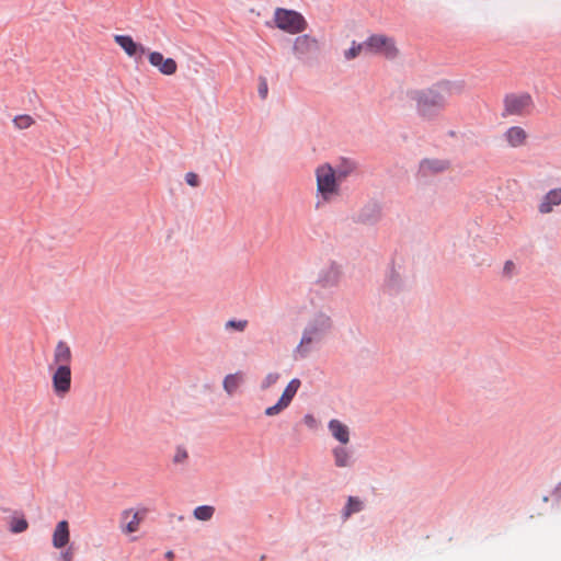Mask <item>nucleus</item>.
<instances>
[{"mask_svg":"<svg viewBox=\"0 0 561 561\" xmlns=\"http://www.w3.org/2000/svg\"><path fill=\"white\" fill-rule=\"evenodd\" d=\"M450 95L447 85H437L433 89L416 92L415 101L419 113L424 117H431L436 111L442 110Z\"/></svg>","mask_w":561,"mask_h":561,"instance_id":"nucleus-3","label":"nucleus"},{"mask_svg":"<svg viewBox=\"0 0 561 561\" xmlns=\"http://www.w3.org/2000/svg\"><path fill=\"white\" fill-rule=\"evenodd\" d=\"M147 508H128L122 512L119 519V528L124 534H133L139 530L140 524L147 516Z\"/></svg>","mask_w":561,"mask_h":561,"instance_id":"nucleus-9","label":"nucleus"},{"mask_svg":"<svg viewBox=\"0 0 561 561\" xmlns=\"http://www.w3.org/2000/svg\"><path fill=\"white\" fill-rule=\"evenodd\" d=\"M331 273L333 274L332 280L322 279L324 285L335 284L337 282L339 273L335 268H331Z\"/></svg>","mask_w":561,"mask_h":561,"instance_id":"nucleus-35","label":"nucleus"},{"mask_svg":"<svg viewBox=\"0 0 561 561\" xmlns=\"http://www.w3.org/2000/svg\"><path fill=\"white\" fill-rule=\"evenodd\" d=\"M215 513V508L214 506H210V505H202V506H197L194 512H193V515L196 519L198 520H203V522H206V520H209L211 519L213 515Z\"/></svg>","mask_w":561,"mask_h":561,"instance_id":"nucleus-23","label":"nucleus"},{"mask_svg":"<svg viewBox=\"0 0 561 561\" xmlns=\"http://www.w3.org/2000/svg\"><path fill=\"white\" fill-rule=\"evenodd\" d=\"M332 328L333 321L329 313L324 311L312 313L304 328L300 342L294 351L295 355L300 358L307 357L312 346L320 343Z\"/></svg>","mask_w":561,"mask_h":561,"instance_id":"nucleus-1","label":"nucleus"},{"mask_svg":"<svg viewBox=\"0 0 561 561\" xmlns=\"http://www.w3.org/2000/svg\"><path fill=\"white\" fill-rule=\"evenodd\" d=\"M165 557H167L168 559H170V560H171V559H173L174 554H173V552H172V551H168V552L165 553Z\"/></svg>","mask_w":561,"mask_h":561,"instance_id":"nucleus-36","label":"nucleus"},{"mask_svg":"<svg viewBox=\"0 0 561 561\" xmlns=\"http://www.w3.org/2000/svg\"><path fill=\"white\" fill-rule=\"evenodd\" d=\"M316 179V208L319 209L340 195V182L336 178L335 170L328 163H324L317 168Z\"/></svg>","mask_w":561,"mask_h":561,"instance_id":"nucleus-2","label":"nucleus"},{"mask_svg":"<svg viewBox=\"0 0 561 561\" xmlns=\"http://www.w3.org/2000/svg\"><path fill=\"white\" fill-rule=\"evenodd\" d=\"M149 64L164 76H173L178 71V64L173 58H164L160 51H148Z\"/></svg>","mask_w":561,"mask_h":561,"instance_id":"nucleus-11","label":"nucleus"},{"mask_svg":"<svg viewBox=\"0 0 561 561\" xmlns=\"http://www.w3.org/2000/svg\"><path fill=\"white\" fill-rule=\"evenodd\" d=\"M301 382L299 379H291L283 391L279 400L272 407L265 409L266 416H275L289 407L294 397L296 396Z\"/></svg>","mask_w":561,"mask_h":561,"instance_id":"nucleus-8","label":"nucleus"},{"mask_svg":"<svg viewBox=\"0 0 561 561\" xmlns=\"http://www.w3.org/2000/svg\"><path fill=\"white\" fill-rule=\"evenodd\" d=\"M304 423L307 427L311 430L318 428L319 422L312 414H306L304 416Z\"/></svg>","mask_w":561,"mask_h":561,"instance_id":"nucleus-31","label":"nucleus"},{"mask_svg":"<svg viewBox=\"0 0 561 561\" xmlns=\"http://www.w3.org/2000/svg\"><path fill=\"white\" fill-rule=\"evenodd\" d=\"M72 363V351L70 346L65 341L57 342L54 353L53 360L49 364L48 368L54 367H62V368H71Z\"/></svg>","mask_w":561,"mask_h":561,"instance_id":"nucleus-13","label":"nucleus"},{"mask_svg":"<svg viewBox=\"0 0 561 561\" xmlns=\"http://www.w3.org/2000/svg\"><path fill=\"white\" fill-rule=\"evenodd\" d=\"M332 454L336 467L345 468L352 465V455L347 448L343 446H337L333 448Z\"/></svg>","mask_w":561,"mask_h":561,"instance_id":"nucleus-19","label":"nucleus"},{"mask_svg":"<svg viewBox=\"0 0 561 561\" xmlns=\"http://www.w3.org/2000/svg\"><path fill=\"white\" fill-rule=\"evenodd\" d=\"M446 169H448V163L446 161H442V160H424L421 163V170L424 173L442 172Z\"/></svg>","mask_w":561,"mask_h":561,"instance_id":"nucleus-20","label":"nucleus"},{"mask_svg":"<svg viewBox=\"0 0 561 561\" xmlns=\"http://www.w3.org/2000/svg\"><path fill=\"white\" fill-rule=\"evenodd\" d=\"M248 320L245 319H240V320H228L226 323H225V329L226 330H233V331H238V332H243L245 331V329L248 328Z\"/></svg>","mask_w":561,"mask_h":561,"instance_id":"nucleus-26","label":"nucleus"},{"mask_svg":"<svg viewBox=\"0 0 561 561\" xmlns=\"http://www.w3.org/2000/svg\"><path fill=\"white\" fill-rule=\"evenodd\" d=\"M27 527L28 524L24 517H12L10 520V530L14 534L25 531Z\"/></svg>","mask_w":561,"mask_h":561,"instance_id":"nucleus-24","label":"nucleus"},{"mask_svg":"<svg viewBox=\"0 0 561 561\" xmlns=\"http://www.w3.org/2000/svg\"><path fill=\"white\" fill-rule=\"evenodd\" d=\"M114 42L125 51V54L135 59L141 58L147 54V48L136 43L130 35H114Z\"/></svg>","mask_w":561,"mask_h":561,"instance_id":"nucleus-12","label":"nucleus"},{"mask_svg":"<svg viewBox=\"0 0 561 561\" xmlns=\"http://www.w3.org/2000/svg\"><path fill=\"white\" fill-rule=\"evenodd\" d=\"M60 559H61V561H72L73 560V551L71 549H68V550L61 552Z\"/></svg>","mask_w":561,"mask_h":561,"instance_id":"nucleus-34","label":"nucleus"},{"mask_svg":"<svg viewBox=\"0 0 561 561\" xmlns=\"http://www.w3.org/2000/svg\"><path fill=\"white\" fill-rule=\"evenodd\" d=\"M242 382L243 374L238 371L234 374L227 375L222 381V387L229 396H232L238 390Z\"/></svg>","mask_w":561,"mask_h":561,"instance_id":"nucleus-18","label":"nucleus"},{"mask_svg":"<svg viewBox=\"0 0 561 561\" xmlns=\"http://www.w3.org/2000/svg\"><path fill=\"white\" fill-rule=\"evenodd\" d=\"M267 92H268L267 82L264 78H262L260 80V84H259V94L262 99H265L267 96Z\"/></svg>","mask_w":561,"mask_h":561,"instance_id":"nucleus-32","label":"nucleus"},{"mask_svg":"<svg viewBox=\"0 0 561 561\" xmlns=\"http://www.w3.org/2000/svg\"><path fill=\"white\" fill-rule=\"evenodd\" d=\"M291 51L302 62L313 60L320 53V42L310 34H301L294 38Z\"/></svg>","mask_w":561,"mask_h":561,"instance_id":"nucleus-5","label":"nucleus"},{"mask_svg":"<svg viewBox=\"0 0 561 561\" xmlns=\"http://www.w3.org/2000/svg\"><path fill=\"white\" fill-rule=\"evenodd\" d=\"M516 265L513 261H506L503 266V275L512 277L515 274Z\"/></svg>","mask_w":561,"mask_h":561,"instance_id":"nucleus-29","label":"nucleus"},{"mask_svg":"<svg viewBox=\"0 0 561 561\" xmlns=\"http://www.w3.org/2000/svg\"><path fill=\"white\" fill-rule=\"evenodd\" d=\"M49 370L54 393L58 398H65L71 390V368L54 367Z\"/></svg>","mask_w":561,"mask_h":561,"instance_id":"nucleus-10","label":"nucleus"},{"mask_svg":"<svg viewBox=\"0 0 561 561\" xmlns=\"http://www.w3.org/2000/svg\"><path fill=\"white\" fill-rule=\"evenodd\" d=\"M70 541L69 523L67 520H60L57 523L53 536L51 543L55 549L65 548Z\"/></svg>","mask_w":561,"mask_h":561,"instance_id":"nucleus-14","label":"nucleus"},{"mask_svg":"<svg viewBox=\"0 0 561 561\" xmlns=\"http://www.w3.org/2000/svg\"><path fill=\"white\" fill-rule=\"evenodd\" d=\"M504 138L508 146L513 148L522 147L526 144L528 134L526 130L520 126H513L510 127L505 134Z\"/></svg>","mask_w":561,"mask_h":561,"instance_id":"nucleus-16","label":"nucleus"},{"mask_svg":"<svg viewBox=\"0 0 561 561\" xmlns=\"http://www.w3.org/2000/svg\"><path fill=\"white\" fill-rule=\"evenodd\" d=\"M504 113L507 115L523 116L530 113L534 103L530 94H510L504 100Z\"/></svg>","mask_w":561,"mask_h":561,"instance_id":"nucleus-7","label":"nucleus"},{"mask_svg":"<svg viewBox=\"0 0 561 561\" xmlns=\"http://www.w3.org/2000/svg\"><path fill=\"white\" fill-rule=\"evenodd\" d=\"M352 170L350 169H337L335 170L336 178L339 182L341 183L343 180H345Z\"/></svg>","mask_w":561,"mask_h":561,"instance_id":"nucleus-33","label":"nucleus"},{"mask_svg":"<svg viewBox=\"0 0 561 561\" xmlns=\"http://www.w3.org/2000/svg\"><path fill=\"white\" fill-rule=\"evenodd\" d=\"M561 204V188L550 190L538 205L540 214H550L556 206Z\"/></svg>","mask_w":561,"mask_h":561,"instance_id":"nucleus-15","label":"nucleus"},{"mask_svg":"<svg viewBox=\"0 0 561 561\" xmlns=\"http://www.w3.org/2000/svg\"><path fill=\"white\" fill-rule=\"evenodd\" d=\"M279 379V374L277 373H270L265 376V378L262 380L261 388L267 389L275 385Z\"/></svg>","mask_w":561,"mask_h":561,"instance_id":"nucleus-28","label":"nucleus"},{"mask_svg":"<svg viewBox=\"0 0 561 561\" xmlns=\"http://www.w3.org/2000/svg\"><path fill=\"white\" fill-rule=\"evenodd\" d=\"M362 53H366V41L363 43L353 42L352 46L344 51L346 60H352L358 57Z\"/></svg>","mask_w":561,"mask_h":561,"instance_id":"nucleus-22","label":"nucleus"},{"mask_svg":"<svg viewBox=\"0 0 561 561\" xmlns=\"http://www.w3.org/2000/svg\"><path fill=\"white\" fill-rule=\"evenodd\" d=\"M366 54H374L394 59L399 55V48L392 37L383 34H373L366 39Z\"/></svg>","mask_w":561,"mask_h":561,"instance_id":"nucleus-6","label":"nucleus"},{"mask_svg":"<svg viewBox=\"0 0 561 561\" xmlns=\"http://www.w3.org/2000/svg\"><path fill=\"white\" fill-rule=\"evenodd\" d=\"M188 458V453L186 450V448L182 447V446H179L176 447L175 449V453L173 455V462L176 463V465H181V463H184Z\"/></svg>","mask_w":561,"mask_h":561,"instance_id":"nucleus-27","label":"nucleus"},{"mask_svg":"<svg viewBox=\"0 0 561 561\" xmlns=\"http://www.w3.org/2000/svg\"><path fill=\"white\" fill-rule=\"evenodd\" d=\"M329 431L331 435L342 445H346L350 443V428L346 424L341 421L334 419L331 420L328 424Z\"/></svg>","mask_w":561,"mask_h":561,"instance_id":"nucleus-17","label":"nucleus"},{"mask_svg":"<svg viewBox=\"0 0 561 561\" xmlns=\"http://www.w3.org/2000/svg\"><path fill=\"white\" fill-rule=\"evenodd\" d=\"M274 25L288 34H300L308 27L304 15L295 10L276 8L273 15Z\"/></svg>","mask_w":561,"mask_h":561,"instance_id":"nucleus-4","label":"nucleus"},{"mask_svg":"<svg viewBox=\"0 0 561 561\" xmlns=\"http://www.w3.org/2000/svg\"><path fill=\"white\" fill-rule=\"evenodd\" d=\"M186 183L192 187H197L199 185V178L194 172H188L185 174Z\"/></svg>","mask_w":561,"mask_h":561,"instance_id":"nucleus-30","label":"nucleus"},{"mask_svg":"<svg viewBox=\"0 0 561 561\" xmlns=\"http://www.w3.org/2000/svg\"><path fill=\"white\" fill-rule=\"evenodd\" d=\"M35 123L34 118L31 115H18L13 119V124L18 129H26L30 128Z\"/></svg>","mask_w":561,"mask_h":561,"instance_id":"nucleus-25","label":"nucleus"},{"mask_svg":"<svg viewBox=\"0 0 561 561\" xmlns=\"http://www.w3.org/2000/svg\"><path fill=\"white\" fill-rule=\"evenodd\" d=\"M363 503L358 497L350 496L343 510V517L348 518L352 514L360 512Z\"/></svg>","mask_w":561,"mask_h":561,"instance_id":"nucleus-21","label":"nucleus"}]
</instances>
